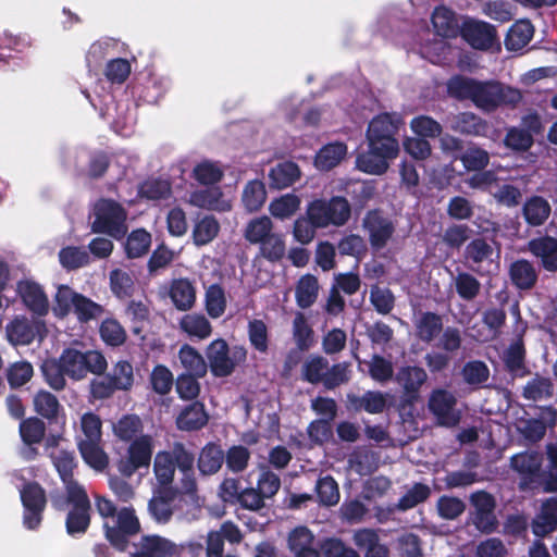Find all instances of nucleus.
Returning a JSON list of instances; mask_svg holds the SVG:
<instances>
[{
    "instance_id": "obj_50",
    "label": "nucleus",
    "mask_w": 557,
    "mask_h": 557,
    "mask_svg": "<svg viewBox=\"0 0 557 557\" xmlns=\"http://www.w3.org/2000/svg\"><path fill=\"white\" fill-rule=\"evenodd\" d=\"M459 159L467 171L480 172L487 166L490 153L478 146H469Z\"/></svg>"
},
{
    "instance_id": "obj_63",
    "label": "nucleus",
    "mask_w": 557,
    "mask_h": 557,
    "mask_svg": "<svg viewBox=\"0 0 557 557\" xmlns=\"http://www.w3.org/2000/svg\"><path fill=\"white\" fill-rule=\"evenodd\" d=\"M458 295L466 300H472L480 292V282L469 273H459L455 280Z\"/></svg>"
},
{
    "instance_id": "obj_51",
    "label": "nucleus",
    "mask_w": 557,
    "mask_h": 557,
    "mask_svg": "<svg viewBox=\"0 0 557 557\" xmlns=\"http://www.w3.org/2000/svg\"><path fill=\"white\" fill-rule=\"evenodd\" d=\"M442 319L431 312L422 313L416 321L418 335L421 339L430 342L442 331Z\"/></svg>"
},
{
    "instance_id": "obj_23",
    "label": "nucleus",
    "mask_w": 557,
    "mask_h": 557,
    "mask_svg": "<svg viewBox=\"0 0 557 557\" xmlns=\"http://www.w3.org/2000/svg\"><path fill=\"white\" fill-rule=\"evenodd\" d=\"M288 545L295 557H321L314 545L313 534L305 527L296 528L290 532Z\"/></svg>"
},
{
    "instance_id": "obj_24",
    "label": "nucleus",
    "mask_w": 557,
    "mask_h": 557,
    "mask_svg": "<svg viewBox=\"0 0 557 557\" xmlns=\"http://www.w3.org/2000/svg\"><path fill=\"white\" fill-rule=\"evenodd\" d=\"M529 250L541 259L547 271L557 270V240L553 237L532 239L528 244Z\"/></svg>"
},
{
    "instance_id": "obj_49",
    "label": "nucleus",
    "mask_w": 557,
    "mask_h": 557,
    "mask_svg": "<svg viewBox=\"0 0 557 557\" xmlns=\"http://www.w3.org/2000/svg\"><path fill=\"white\" fill-rule=\"evenodd\" d=\"M125 315L132 323V330L139 334L146 323L149 322L150 310L146 301L132 300L125 309Z\"/></svg>"
},
{
    "instance_id": "obj_31",
    "label": "nucleus",
    "mask_w": 557,
    "mask_h": 557,
    "mask_svg": "<svg viewBox=\"0 0 557 557\" xmlns=\"http://www.w3.org/2000/svg\"><path fill=\"white\" fill-rule=\"evenodd\" d=\"M426 372L419 367H404L397 375L396 381L400 384L410 398H416V394L421 385L426 381Z\"/></svg>"
},
{
    "instance_id": "obj_11",
    "label": "nucleus",
    "mask_w": 557,
    "mask_h": 557,
    "mask_svg": "<svg viewBox=\"0 0 557 557\" xmlns=\"http://www.w3.org/2000/svg\"><path fill=\"white\" fill-rule=\"evenodd\" d=\"M7 339L14 346L29 345L34 341H42L47 335L46 323L39 319L17 315L5 326Z\"/></svg>"
},
{
    "instance_id": "obj_10",
    "label": "nucleus",
    "mask_w": 557,
    "mask_h": 557,
    "mask_svg": "<svg viewBox=\"0 0 557 557\" xmlns=\"http://www.w3.org/2000/svg\"><path fill=\"white\" fill-rule=\"evenodd\" d=\"M103 528L108 541L119 550L127 547V536L139 532V520L132 508H122L112 522L104 521Z\"/></svg>"
},
{
    "instance_id": "obj_4",
    "label": "nucleus",
    "mask_w": 557,
    "mask_h": 557,
    "mask_svg": "<svg viewBox=\"0 0 557 557\" xmlns=\"http://www.w3.org/2000/svg\"><path fill=\"white\" fill-rule=\"evenodd\" d=\"M205 352L208 369L215 377L230 376L247 358V350L244 346L230 347L223 338L212 341Z\"/></svg>"
},
{
    "instance_id": "obj_26",
    "label": "nucleus",
    "mask_w": 557,
    "mask_h": 557,
    "mask_svg": "<svg viewBox=\"0 0 557 557\" xmlns=\"http://www.w3.org/2000/svg\"><path fill=\"white\" fill-rule=\"evenodd\" d=\"M178 360L186 374L203 377L208 371L207 359L193 346L185 344L178 350Z\"/></svg>"
},
{
    "instance_id": "obj_9",
    "label": "nucleus",
    "mask_w": 557,
    "mask_h": 557,
    "mask_svg": "<svg viewBox=\"0 0 557 557\" xmlns=\"http://www.w3.org/2000/svg\"><path fill=\"white\" fill-rule=\"evenodd\" d=\"M522 96L518 89L495 82H478L472 101L483 110L490 111L500 104H516Z\"/></svg>"
},
{
    "instance_id": "obj_27",
    "label": "nucleus",
    "mask_w": 557,
    "mask_h": 557,
    "mask_svg": "<svg viewBox=\"0 0 557 557\" xmlns=\"http://www.w3.org/2000/svg\"><path fill=\"white\" fill-rule=\"evenodd\" d=\"M301 198L294 193H287L273 198L269 203L270 214L277 220H288L300 209Z\"/></svg>"
},
{
    "instance_id": "obj_17",
    "label": "nucleus",
    "mask_w": 557,
    "mask_h": 557,
    "mask_svg": "<svg viewBox=\"0 0 557 557\" xmlns=\"http://www.w3.org/2000/svg\"><path fill=\"white\" fill-rule=\"evenodd\" d=\"M16 293L24 306L38 317H44L49 311V300L42 287L32 281L23 280L16 285Z\"/></svg>"
},
{
    "instance_id": "obj_20",
    "label": "nucleus",
    "mask_w": 557,
    "mask_h": 557,
    "mask_svg": "<svg viewBox=\"0 0 557 557\" xmlns=\"http://www.w3.org/2000/svg\"><path fill=\"white\" fill-rule=\"evenodd\" d=\"M178 554L175 543L159 535L141 537L138 549L132 557H174Z\"/></svg>"
},
{
    "instance_id": "obj_48",
    "label": "nucleus",
    "mask_w": 557,
    "mask_h": 557,
    "mask_svg": "<svg viewBox=\"0 0 557 557\" xmlns=\"http://www.w3.org/2000/svg\"><path fill=\"white\" fill-rule=\"evenodd\" d=\"M451 127L462 134L479 136L485 134L486 124L475 114L465 112L454 119Z\"/></svg>"
},
{
    "instance_id": "obj_2",
    "label": "nucleus",
    "mask_w": 557,
    "mask_h": 557,
    "mask_svg": "<svg viewBox=\"0 0 557 557\" xmlns=\"http://www.w3.org/2000/svg\"><path fill=\"white\" fill-rule=\"evenodd\" d=\"M74 311L81 322H87L102 315L103 307L86 296L76 293L66 285H59L54 295L52 312L58 318L66 317Z\"/></svg>"
},
{
    "instance_id": "obj_25",
    "label": "nucleus",
    "mask_w": 557,
    "mask_h": 557,
    "mask_svg": "<svg viewBox=\"0 0 557 557\" xmlns=\"http://www.w3.org/2000/svg\"><path fill=\"white\" fill-rule=\"evenodd\" d=\"M300 176L301 171L296 163L289 161L282 162L270 170V186L275 189H284L295 184Z\"/></svg>"
},
{
    "instance_id": "obj_34",
    "label": "nucleus",
    "mask_w": 557,
    "mask_h": 557,
    "mask_svg": "<svg viewBox=\"0 0 557 557\" xmlns=\"http://www.w3.org/2000/svg\"><path fill=\"white\" fill-rule=\"evenodd\" d=\"M267 200V190L264 184L259 180L249 181L242 193V202L244 208L252 213L259 211Z\"/></svg>"
},
{
    "instance_id": "obj_60",
    "label": "nucleus",
    "mask_w": 557,
    "mask_h": 557,
    "mask_svg": "<svg viewBox=\"0 0 557 557\" xmlns=\"http://www.w3.org/2000/svg\"><path fill=\"white\" fill-rule=\"evenodd\" d=\"M110 286L117 298L129 297L133 293L134 282L132 276L122 270H113L110 273Z\"/></svg>"
},
{
    "instance_id": "obj_3",
    "label": "nucleus",
    "mask_w": 557,
    "mask_h": 557,
    "mask_svg": "<svg viewBox=\"0 0 557 557\" xmlns=\"http://www.w3.org/2000/svg\"><path fill=\"white\" fill-rule=\"evenodd\" d=\"M306 214L321 228L341 227L349 221L351 207L342 196L315 198L307 203Z\"/></svg>"
},
{
    "instance_id": "obj_22",
    "label": "nucleus",
    "mask_w": 557,
    "mask_h": 557,
    "mask_svg": "<svg viewBox=\"0 0 557 557\" xmlns=\"http://www.w3.org/2000/svg\"><path fill=\"white\" fill-rule=\"evenodd\" d=\"M45 432V423L38 418H29L21 422L20 434L24 444L27 445V447L22 449L24 458L32 459L36 455V449L30 446L40 443Z\"/></svg>"
},
{
    "instance_id": "obj_45",
    "label": "nucleus",
    "mask_w": 557,
    "mask_h": 557,
    "mask_svg": "<svg viewBox=\"0 0 557 557\" xmlns=\"http://www.w3.org/2000/svg\"><path fill=\"white\" fill-rule=\"evenodd\" d=\"M78 448L85 462L96 470H102L108 465V456L101 447V442H78Z\"/></svg>"
},
{
    "instance_id": "obj_29",
    "label": "nucleus",
    "mask_w": 557,
    "mask_h": 557,
    "mask_svg": "<svg viewBox=\"0 0 557 557\" xmlns=\"http://www.w3.org/2000/svg\"><path fill=\"white\" fill-rule=\"evenodd\" d=\"M178 325L186 335L199 341L208 338L212 333L211 323L199 313L185 314L180 320Z\"/></svg>"
},
{
    "instance_id": "obj_32",
    "label": "nucleus",
    "mask_w": 557,
    "mask_h": 557,
    "mask_svg": "<svg viewBox=\"0 0 557 557\" xmlns=\"http://www.w3.org/2000/svg\"><path fill=\"white\" fill-rule=\"evenodd\" d=\"M170 297L178 310L190 309L196 299V292L193 284L186 278L173 281L170 288Z\"/></svg>"
},
{
    "instance_id": "obj_61",
    "label": "nucleus",
    "mask_w": 557,
    "mask_h": 557,
    "mask_svg": "<svg viewBox=\"0 0 557 557\" xmlns=\"http://www.w3.org/2000/svg\"><path fill=\"white\" fill-rule=\"evenodd\" d=\"M34 406L36 411L47 419L54 418L60 408L57 397L45 391H40L35 395Z\"/></svg>"
},
{
    "instance_id": "obj_18",
    "label": "nucleus",
    "mask_w": 557,
    "mask_h": 557,
    "mask_svg": "<svg viewBox=\"0 0 557 557\" xmlns=\"http://www.w3.org/2000/svg\"><path fill=\"white\" fill-rule=\"evenodd\" d=\"M363 227L369 234L370 244L374 249L383 248L394 233L392 222L380 212H369L363 219Z\"/></svg>"
},
{
    "instance_id": "obj_42",
    "label": "nucleus",
    "mask_w": 557,
    "mask_h": 557,
    "mask_svg": "<svg viewBox=\"0 0 557 557\" xmlns=\"http://www.w3.org/2000/svg\"><path fill=\"white\" fill-rule=\"evenodd\" d=\"M220 232V224L213 216H205L193 228L194 244L203 246L211 243Z\"/></svg>"
},
{
    "instance_id": "obj_46",
    "label": "nucleus",
    "mask_w": 557,
    "mask_h": 557,
    "mask_svg": "<svg viewBox=\"0 0 557 557\" xmlns=\"http://www.w3.org/2000/svg\"><path fill=\"white\" fill-rule=\"evenodd\" d=\"M181 430H196L207 423V414L203 407L199 404H193L183 410L176 420Z\"/></svg>"
},
{
    "instance_id": "obj_33",
    "label": "nucleus",
    "mask_w": 557,
    "mask_h": 557,
    "mask_svg": "<svg viewBox=\"0 0 557 557\" xmlns=\"http://www.w3.org/2000/svg\"><path fill=\"white\" fill-rule=\"evenodd\" d=\"M174 492L171 488H162L158 491L149 503V511L154 520L160 523L168 522L173 513L171 500Z\"/></svg>"
},
{
    "instance_id": "obj_13",
    "label": "nucleus",
    "mask_w": 557,
    "mask_h": 557,
    "mask_svg": "<svg viewBox=\"0 0 557 557\" xmlns=\"http://www.w3.org/2000/svg\"><path fill=\"white\" fill-rule=\"evenodd\" d=\"M460 34L474 49L488 50L494 47L499 49L496 29L486 22L467 18L461 25Z\"/></svg>"
},
{
    "instance_id": "obj_1",
    "label": "nucleus",
    "mask_w": 557,
    "mask_h": 557,
    "mask_svg": "<svg viewBox=\"0 0 557 557\" xmlns=\"http://www.w3.org/2000/svg\"><path fill=\"white\" fill-rule=\"evenodd\" d=\"M143 422L138 416L126 414L113 424V433L121 441L131 444L117 462V470L126 478L132 476L138 469L148 468L154 448L151 435H144Z\"/></svg>"
},
{
    "instance_id": "obj_35",
    "label": "nucleus",
    "mask_w": 557,
    "mask_h": 557,
    "mask_svg": "<svg viewBox=\"0 0 557 557\" xmlns=\"http://www.w3.org/2000/svg\"><path fill=\"white\" fill-rule=\"evenodd\" d=\"M555 423L556 412L550 408H545L542 411L541 419L525 421L521 426V432L528 440L536 442L545 435L547 424L554 425Z\"/></svg>"
},
{
    "instance_id": "obj_58",
    "label": "nucleus",
    "mask_w": 557,
    "mask_h": 557,
    "mask_svg": "<svg viewBox=\"0 0 557 557\" xmlns=\"http://www.w3.org/2000/svg\"><path fill=\"white\" fill-rule=\"evenodd\" d=\"M226 308V299L223 289L219 285H211L206 293V309L208 314L220 318Z\"/></svg>"
},
{
    "instance_id": "obj_38",
    "label": "nucleus",
    "mask_w": 557,
    "mask_h": 557,
    "mask_svg": "<svg viewBox=\"0 0 557 557\" xmlns=\"http://www.w3.org/2000/svg\"><path fill=\"white\" fill-rule=\"evenodd\" d=\"M224 460V453L220 446L208 444L198 458V468L202 474H213L220 470Z\"/></svg>"
},
{
    "instance_id": "obj_53",
    "label": "nucleus",
    "mask_w": 557,
    "mask_h": 557,
    "mask_svg": "<svg viewBox=\"0 0 557 557\" xmlns=\"http://www.w3.org/2000/svg\"><path fill=\"white\" fill-rule=\"evenodd\" d=\"M318 289H319V285H318V281L314 276H312V275L302 276L299 280L297 288H296L297 304L301 308L310 307L317 298Z\"/></svg>"
},
{
    "instance_id": "obj_62",
    "label": "nucleus",
    "mask_w": 557,
    "mask_h": 557,
    "mask_svg": "<svg viewBox=\"0 0 557 557\" xmlns=\"http://www.w3.org/2000/svg\"><path fill=\"white\" fill-rule=\"evenodd\" d=\"M317 493L320 503L325 506H334L339 500V491L337 483L331 476H324L317 483Z\"/></svg>"
},
{
    "instance_id": "obj_43",
    "label": "nucleus",
    "mask_w": 557,
    "mask_h": 557,
    "mask_svg": "<svg viewBox=\"0 0 557 557\" xmlns=\"http://www.w3.org/2000/svg\"><path fill=\"white\" fill-rule=\"evenodd\" d=\"M223 175V168L218 162L210 160L199 162L193 170L194 178L201 185H213L219 183Z\"/></svg>"
},
{
    "instance_id": "obj_39",
    "label": "nucleus",
    "mask_w": 557,
    "mask_h": 557,
    "mask_svg": "<svg viewBox=\"0 0 557 557\" xmlns=\"http://www.w3.org/2000/svg\"><path fill=\"white\" fill-rule=\"evenodd\" d=\"M550 213L549 203L542 197L534 196L530 198L523 206V214L531 225L543 224Z\"/></svg>"
},
{
    "instance_id": "obj_64",
    "label": "nucleus",
    "mask_w": 557,
    "mask_h": 557,
    "mask_svg": "<svg viewBox=\"0 0 557 557\" xmlns=\"http://www.w3.org/2000/svg\"><path fill=\"white\" fill-rule=\"evenodd\" d=\"M317 228L321 227L305 213L294 222V238L301 244H309L314 239Z\"/></svg>"
},
{
    "instance_id": "obj_15",
    "label": "nucleus",
    "mask_w": 557,
    "mask_h": 557,
    "mask_svg": "<svg viewBox=\"0 0 557 557\" xmlns=\"http://www.w3.org/2000/svg\"><path fill=\"white\" fill-rule=\"evenodd\" d=\"M21 499L24 506L23 523L29 529H36L41 522V513L46 506L44 490L36 483H29L20 488Z\"/></svg>"
},
{
    "instance_id": "obj_52",
    "label": "nucleus",
    "mask_w": 557,
    "mask_h": 557,
    "mask_svg": "<svg viewBox=\"0 0 557 557\" xmlns=\"http://www.w3.org/2000/svg\"><path fill=\"white\" fill-rule=\"evenodd\" d=\"M100 336L110 346H121L126 341V332L122 324L112 318L104 319L100 324Z\"/></svg>"
},
{
    "instance_id": "obj_59",
    "label": "nucleus",
    "mask_w": 557,
    "mask_h": 557,
    "mask_svg": "<svg viewBox=\"0 0 557 557\" xmlns=\"http://www.w3.org/2000/svg\"><path fill=\"white\" fill-rule=\"evenodd\" d=\"M476 83L472 78L454 76L447 83V91L455 98L472 100Z\"/></svg>"
},
{
    "instance_id": "obj_21",
    "label": "nucleus",
    "mask_w": 557,
    "mask_h": 557,
    "mask_svg": "<svg viewBox=\"0 0 557 557\" xmlns=\"http://www.w3.org/2000/svg\"><path fill=\"white\" fill-rule=\"evenodd\" d=\"M189 203L207 210L226 212L232 209V201L226 199L218 187L195 190L190 194Z\"/></svg>"
},
{
    "instance_id": "obj_55",
    "label": "nucleus",
    "mask_w": 557,
    "mask_h": 557,
    "mask_svg": "<svg viewBox=\"0 0 557 557\" xmlns=\"http://www.w3.org/2000/svg\"><path fill=\"white\" fill-rule=\"evenodd\" d=\"M101 419L97 414L84 413L81 418L82 435L78 437V442H101Z\"/></svg>"
},
{
    "instance_id": "obj_12",
    "label": "nucleus",
    "mask_w": 557,
    "mask_h": 557,
    "mask_svg": "<svg viewBox=\"0 0 557 557\" xmlns=\"http://www.w3.org/2000/svg\"><path fill=\"white\" fill-rule=\"evenodd\" d=\"M67 500L73 505L67 515L66 530L70 535L84 533L90 522V503L81 485H70Z\"/></svg>"
},
{
    "instance_id": "obj_14",
    "label": "nucleus",
    "mask_w": 557,
    "mask_h": 557,
    "mask_svg": "<svg viewBox=\"0 0 557 557\" xmlns=\"http://www.w3.org/2000/svg\"><path fill=\"white\" fill-rule=\"evenodd\" d=\"M470 503L473 507L471 511L473 525L482 533L494 532L498 524L494 513V497L484 491H478L471 494Z\"/></svg>"
},
{
    "instance_id": "obj_37",
    "label": "nucleus",
    "mask_w": 557,
    "mask_h": 557,
    "mask_svg": "<svg viewBox=\"0 0 557 557\" xmlns=\"http://www.w3.org/2000/svg\"><path fill=\"white\" fill-rule=\"evenodd\" d=\"M432 24L441 37H455L458 34V23L455 14L447 8H436L432 14Z\"/></svg>"
},
{
    "instance_id": "obj_5",
    "label": "nucleus",
    "mask_w": 557,
    "mask_h": 557,
    "mask_svg": "<svg viewBox=\"0 0 557 557\" xmlns=\"http://www.w3.org/2000/svg\"><path fill=\"white\" fill-rule=\"evenodd\" d=\"M60 367L70 379L79 381L87 373L101 374L107 369V360L96 350L81 351L75 348L64 349L60 358Z\"/></svg>"
},
{
    "instance_id": "obj_44",
    "label": "nucleus",
    "mask_w": 557,
    "mask_h": 557,
    "mask_svg": "<svg viewBox=\"0 0 557 557\" xmlns=\"http://www.w3.org/2000/svg\"><path fill=\"white\" fill-rule=\"evenodd\" d=\"M53 465L63 481L66 494L69 493L70 485H78L73 479L72 473L75 468V460L73 453L66 450H57L52 454Z\"/></svg>"
},
{
    "instance_id": "obj_56",
    "label": "nucleus",
    "mask_w": 557,
    "mask_h": 557,
    "mask_svg": "<svg viewBox=\"0 0 557 557\" xmlns=\"http://www.w3.org/2000/svg\"><path fill=\"white\" fill-rule=\"evenodd\" d=\"M59 260L65 269H77L90 262L89 253L82 247L69 246L60 250Z\"/></svg>"
},
{
    "instance_id": "obj_6",
    "label": "nucleus",
    "mask_w": 557,
    "mask_h": 557,
    "mask_svg": "<svg viewBox=\"0 0 557 557\" xmlns=\"http://www.w3.org/2000/svg\"><path fill=\"white\" fill-rule=\"evenodd\" d=\"M403 124L401 116L396 113L379 114L369 123L367 131L368 144L375 150L389 154L399 152V143L396 135Z\"/></svg>"
},
{
    "instance_id": "obj_54",
    "label": "nucleus",
    "mask_w": 557,
    "mask_h": 557,
    "mask_svg": "<svg viewBox=\"0 0 557 557\" xmlns=\"http://www.w3.org/2000/svg\"><path fill=\"white\" fill-rule=\"evenodd\" d=\"M108 375L119 391H128L134 384L133 366L128 361H117Z\"/></svg>"
},
{
    "instance_id": "obj_41",
    "label": "nucleus",
    "mask_w": 557,
    "mask_h": 557,
    "mask_svg": "<svg viewBox=\"0 0 557 557\" xmlns=\"http://www.w3.org/2000/svg\"><path fill=\"white\" fill-rule=\"evenodd\" d=\"M541 463L542 457L537 453H521L511 458V467L525 479L536 475Z\"/></svg>"
},
{
    "instance_id": "obj_7",
    "label": "nucleus",
    "mask_w": 557,
    "mask_h": 557,
    "mask_svg": "<svg viewBox=\"0 0 557 557\" xmlns=\"http://www.w3.org/2000/svg\"><path fill=\"white\" fill-rule=\"evenodd\" d=\"M126 211L111 199H100L94 205L91 230L94 233L108 234L120 238L126 232Z\"/></svg>"
},
{
    "instance_id": "obj_40",
    "label": "nucleus",
    "mask_w": 557,
    "mask_h": 557,
    "mask_svg": "<svg viewBox=\"0 0 557 557\" xmlns=\"http://www.w3.org/2000/svg\"><path fill=\"white\" fill-rule=\"evenodd\" d=\"M509 272L512 283L521 289L531 288L536 281V271L527 260L513 262Z\"/></svg>"
},
{
    "instance_id": "obj_8",
    "label": "nucleus",
    "mask_w": 557,
    "mask_h": 557,
    "mask_svg": "<svg viewBox=\"0 0 557 557\" xmlns=\"http://www.w3.org/2000/svg\"><path fill=\"white\" fill-rule=\"evenodd\" d=\"M194 457L187 453L182 446L177 445L173 450L158 451L153 459V472L159 485L162 488H170L175 469L178 467L181 471L193 469Z\"/></svg>"
},
{
    "instance_id": "obj_28",
    "label": "nucleus",
    "mask_w": 557,
    "mask_h": 557,
    "mask_svg": "<svg viewBox=\"0 0 557 557\" xmlns=\"http://www.w3.org/2000/svg\"><path fill=\"white\" fill-rule=\"evenodd\" d=\"M347 154L344 143H332L323 146L317 153L314 165L320 171H329L338 165Z\"/></svg>"
},
{
    "instance_id": "obj_30",
    "label": "nucleus",
    "mask_w": 557,
    "mask_h": 557,
    "mask_svg": "<svg viewBox=\"0 0 557 557\" xmlns=\"http://www.w3.org/2000/svg\"><path fill=\"white\" fill-rule=\"evenodd\" d=\"M533 26L528 20L516 22L508 30L505 47L510 51H519L524 48L533 37Z\"/></svg>"
},
{
    "instance_id": "obj_19",
    "label": "nucleus",
    "mask_w": 557,
    "mask_h": 557,
    "mask_svg": "<svg viewBox=\"0 0 557 557\" xmlns=\"http://www.w3.org/2000/svg\"><path fill=\"white\" fill-rule=\"evenodd\" d=\"M399 152L387 153L375 150L368 144V151L358 156L356 166L358 170L372 174L381 175L389 168V162L397 158Z\"/></svg>"
},
{
    "instance_id": "obj_16",
    "label": "nucleus",
    "mask_w": 557,
    "mask_h": 557,
    "mask_svg": "<svg viewBox=\"0 0 557 557\" xmlns=\"http://www.w3.org/2000/svg\"><path fill=\"white\" fill-rule=\"evenodd\" d=\"M456 398L444 389H436L431 394L429 408L437 418L440 424L454 426L460 420V412L455 408Z\"/></svg>"
},
{
    "instance_id": "obj_36",
    "label": "nucleus",
    "mask_w": 557,
    "mask_h": 557,
    "mask_svg": "<svg viewBox=\"0 0 557 557\" xmlns=\"http://www.w3.org/2000/svg\"><path fill=\"white\" fill-rule=\"evenodd\" d=\"M273 233V222L269 216L262 215L251 219L244 230V237L253 245H260Z\"/></svg>"
},
{
    "instance_id": "obj_57",
    "label": "nucleus",
    "mask_w": 557,
    "mask_h": 557,
    "mask_svg": "<svg viewBox=\"0 0 557 557\" xmlns=\"http://www.w3.org/2000/svg\"><path fill=\"white\" fill-rule=\"evenodd\" d=\"M327 363L321 356H310L302 364V377L310 383L323 382Z\"/></svg>"
},
{
    "instance_id": "obj_47",
    "label": "nucleus",
    "mask_w": 557,
    "mask_h": 557,
    "mask_svg": "<svg viewBox=\"0 0 557 557\" xmlns=\"http://www.w3.org/2000/svg\"><path fill=\"white\" fill-rule=\"evenodd\" d=\"M150 245L151 235L147 231L138 228L128 235L125 251L128 258H139L148 252Z\"/></svg>"
}]
</instances>
